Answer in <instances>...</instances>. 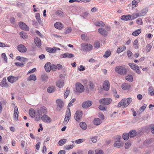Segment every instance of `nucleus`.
<instances>
[{"label":"nucleus","mask_w":154,"mask_h":154,"mask_svg":"<svg viewBox=\"0 0 154 154\" xmlns=\"http://www.w3.org/2000/svg\"><path fill=\"white\" fill-rule=\"evenodd\" d=\"M115 72L120 75H125L127 72L126 69L122 66H118L115 68Z\"/></svg>","instance_id":"f257e3e1"},{"label":"nucleus","mask_w":154,"mask_h":154,"mask_svg":"<svg viewBox=\"0 0 154 154\" xmlns=\"http://www.w3.org/2000/svg\"><path fill=\"white\" fill-rule=\"evenodd\" d=\"M47 109L44 106L41 107L40 110H38L37 111L38 114L36 115V117L35 118V120L38 121L40 120L42 113L44 114L47 113Z\"/></svg>","instance_id":"f03ea898"},{"label":"nucleus","mask_w":154,"mask_h":154,"mask_svg":"<svg viewBox=\"0 0 154 154\" xmlns=\"http://www.w3.org/2000/svg\"><path fill=\"white\" fill-rule=\"evenodd\" d=\"M81 47L82 50L84 51H89L91 50L93 48V46L91 45L88 44H82Z\"/></svg>","instance_id":"7ed1b4c3"},{"label":"nucleus","mask_w":154,"mask_h":154,"mask_svg":"<svg viewBox=\"0 0 154 154\" xmlns=\"http://www.w3.org/2000/svg\"><path fill=\"white\" fill-rule=\"evenodd\" d=\"M112 100L110 98H103L100 99L99 103L104 105H108L112 102Z\"/></svg>","instance_id":"20e7f679"},{"label":"nucleus","mask_w":154,"mask_h":154,"mask_svg":"<svg viewBox=\"0 0 154 154\" xmlns=\"http://www.w3.org/2000/svg\"><path fill=\"white\" fill-rule=\"evenodd\" d=\"M76 92L78 93H82L84 90L83 86L80 83H78L76 84Z\"/></svg>","instance_id":"39448f33"},{"label":"nucleus","mask_w":154,"mask_h":154,"mask_svg":"<svg viewBox=\"0 0 154 154\" xmlns=\"http://www.w3.org/2000/svg\"><path fill=\"white\" fill-rule=\"evenodd\" d=\"M57 107V110L60 111L63 107L64 105L63 102L60 99H57L56 100Z\"/></svg>","instance_id":"423d86ee"},{"label":"nucleus","mask_w":154,"mask_h":154,"mask_svg":"<svg viewBox=\"0 0 154 154\" xmlns=\"http://www.w3.org/2000/svg\"><path fill=\"white\" fill-rule=\"evenodd\" d=\"M19 27L23 30L29 31V27L24 23L21 22L19 23Z\"/></svg>","instance_id":"0eeeda50"},{"label":"nucleus","mask_w":154,"mask_h":154,"mask_svg":"<svg viewBox=\"0 0 154 154\" xmlns=\"http://www.w3.org/2000/svg\"><path fill=\"white\" fill-rule=\"evenodd\" d=\"M71 113L70 109L69 108H68L67 111L66 113V114L65 117L64 118V123H65L66 122H68L70 118Z\"/></svg>","instance_id":"6e6552de"},{"label":"nucleus","mask_w":154,"mask_h":154,"mask_svg":"<svg viewBox=\"0 0 154 154\" xmlns=\"http://www.w3.org/2000/svg\"><path fill=\"white\" fill-rule=\"evenodd\" d=\"M82 112L79 111H77L75 114L74 118L77 121H79L82 118Z\"/></svg>","instance_id":"1a4fd4ad"},{"label":"nucleus","mask_w":154,"mask_h":154,"mask_svg":"<svg viewBox=\"0 0 154 154\" xmlns=\"http://www.w3.org/2000/svg\"><path fill=\"white\" fill-rule=\"evenodd\" d=\"M123 100V108H125L131 102L132 99L131 98H128L127 99L125 98L122 99Z\"/></svg>","instance_id":"9d476101"},{"label":"nucleus","mask_w":154,"mask_h":154,"mask_svg":"<svg viewBox=\"0 0 154 154\" xmlns=\"http://www.w3.org/2000/svg\"><path fill=\"white\" fill-rule=\"evenodd\" d=\"M120 138H121V137H120L114 143V146L115 147L119 148L123 146L124 143L122 142L120 140Z\"/></svg>","instance_id":"9b49d317"},{"label":"nucleus","mask_w":154,"mask_h":154,"mask_svg":"<svg viewBox=\"0 0 154 154\" xmlns=\"http://www.w3.org/2000/svg\"><path fill=\"white\" fill-rule=\"evenodd\" d=\"M92 104V102L90 100H87L83 103L82 106L84 108L86 109L90 107Z\"/></svg>","instance_id":"f8f14e48"},{"label":"nucleus","mask_w":154,"mask_h":154,"mask_svg":"<svg viewBox=\"0 0 154 154\" xmlns=\"http://www.w3.org/2000/svg\"><path fill=\"white\" fill-rule=\"evenodd\" d=\"M18 50L20 52L24 53L27 51L26 48L23 45L20 44L18 45L17 47Z\"/></svg>","instance_id":"ddd939ff"},{"label":"nucleus","mask_w":154,"mask_h":154,"mask_svg":"<svg viewBox=\"0 0 154 154\" xmlns=\"http://www.w3.org/2000/svg\"><path fill=\"white\" fill-rule=\"evenodd\" d=\"M46 50L49 53H54L57 50H60V49L55 47H53V48L50 47H46Z\"/></svg>","instance_id":"4468645a"},{"label":"nucleus","mask_w":154,"mask_h":154,"mask_svg":"<svg viewBox=\"0 0 154 154\" xmlns=\"http://www.w3.org/2000/svg\"><path fill=\"white\" fill-rule=\"evenodd\" d=\"M74 57V54H69L68 53H66L63 54H61L60 56V57L61 58H72Z\"/></svg>","instance_id":"2eb2a0df"},{"label":"nucleus","mask_w":154,"mask_h":154,"mask_svg":"<svg viewBox=\"0 0 154 154\" xmlns=\"http://www.w3.org/2000/svg\"><path fill=\"white\" fill-rule=\"evenodd\" d=\"M19 77L18 76L14 77L11 75L8 78V80L10 82L13 83L18 80Z\"/></svg>","instance_id":"dca6fc26"},{"label":"nucleus","mask_w":154,"mask_h":154,"mask_svg":"<svg viewBox=\"0 0 154 154\" xmlns=\"http://www.w3.org/2000/svg\"><path fill=\"white\" fill-rule=\"evenodd\" d=\"M41 119L44 122H51V118L47 115H43L41 117Z\"/></svg>","instance_id":"f3484780"},{"label":"nucleus","mask_w":154,"mask_h":154,"mask_svg":"<svg viewBox=\"0 0 154 154\" xmlns=\"http://www.w3.org/2000/svg\"><path fill=\"white\" fill-rule=\"evenodd\" d=\"M103 87L104 90L108 91L109 88V83L108 81L105 80L103 83Z\"/></svg>","instance_id":"a211bd4d"},{"label":"nucleus","mask_w":154,"mask_h":154,"mask_svg":"<svg viewBox=\"0 0 154 154\" xmlns=\"http://www.w3.org/2000/svg\"><path fill=\"white\" fill-rule=\"evenodd\" d=\"M98 32L101 35L106 36L108 35V32L104 29L100 28L98 29Z\"/></svg>","instance_id":"6ab92c4d"},{"label":"nucleus","mask_w":154,"mask_h":154,"mask_svg":"<svg viewBox=\"0 0 154 154\" xmlns=\"http://www.w3.org/2000/svg\"><path fill=\"white\" fill-rule=\"evenodd\" d=\"M121 19L122 20L127 21L128 20H131V16L130 14L124 15L121 17Z\"/></svg>","instance_id":"aec40b11"},{"label":"nucleus","mask_w":154,"mask_h":154,"mask_svg":"<svg viewBox=\"0 0 154 154\" xmlns=\"http://www.w3.org/2000/svg\"><path fill=\"white\" fill-rule=\"evenodd\" d=\"M29 113L30 116L33 118L36 116V115L38 114V113L35 112V110L33 109H30L29 110Z\"/></svg>","instance_id":"412c9836"},{"label":"nucleus","mask_w":154,"mask_h":154,"mask_svg":"<svg viewBox=\"0 0 154 154\" xmlns=\"http://www.w3.org/2000/svg\"><path fill=\"white\" fill-rule=\"evenodd\" d=\"M101 120L98 118H95L93 121V123L96 125H99L101 124Z\"/></svg>","instance_id":"4be33fe9"},{"label":"nucleus","mask_w":154,"mask_h":154,"mask_svg":"<svg viewBox=\"0 0 154 154\" xmlns=\"http://www.w3.org/2000/svg\"><path fill=\"white\" fill-rule=\"evenodd\" d=\"M54 26L56 28L59 29H61L64 27L63 24L60 22H57L54 24Z\"/></svg>","instance_id":"5701e85b"},{"label":"nucleus","mask_w":154,"mask_h":154,"mask_svg":"<svg viewBox=\"0 0 154 154\" xmlns=\"http://www.w3.org/2000/svg\"><path fill=\"white\" fill-rule=\"evenodd\" d=\"M51 63L50 62L47 63L45 65V69L47 72H50L51 70Z\"/></svg>","instance_id":"b1692460"},{"label":"nucleus","mask_w":154,"mask_h":154,"mask_svg":"<svg viewBox=\"0 0 154 154\" xmlns=\"http://www.w3.org/2000/svg\"><path fill=\"white\" fill-rule=\"evenodd\" d=\"M18 111L17 107L16 106L14 109V118L15 119H17L18 118Z\"/></svg>","instance_id":"393cba45"},{"label":"nucleus","mask_w":154,"mask_h":154,"mask_svg":"<svg viewBox=\"0 0 154 154\" xmlns=\"http://www.w3.org/2000/svg\"><path fill=\"white\" fill-rule=\"evenodd\" d=\"M64 82L63 80H59L57 82L56 85L59 88L62 87L64 85Z\"/></svg>","instance_id":"a878e982"},{"label":"nucleus","mask_w":154,"mask_h":154,"mask_svg":"<svg viewBox=\"0 0 154 154\" xmlns=\"http://www.w3.org/2000/svg\"><path fill=\"white\" fill-rule=\"evenodd\" d=\"M34 42L37 46L39 47L41 46V41L39 38L37 37L35 38L34 39Z\"/></svg>","instance_id":"bb28decb"},{"label":"nucleus","mask_w":154,"mask_h":154,"mask_svg":"<svg viewBox=\"0 0 154 154\" xmlns=\"http://www.w3.org/2000/svg\"><path fill=\"white\" fill-rule=\"evenodd\" d=\"M131 87L130 85L126 83L122 85V89L126 90L129 89Z\"/></svg>","instance_id":"cd10ccee"},{"label":"nucleus","mask_w":154,"mask_h":154,"mask_svg":"<svg viewBox=\"0 0 154 154\" xmlns=\"http://www.w3.org/2000/svg\"><path fill=\"white\" fill-rule=\"evenodd\" d=\"M95 25L99 27H103L104 26V23L101 21H98L95 22Z\"/></svg>","instance_id":"c85d7f7f"},{"label":"nucleus","mask_w":154,"mask_h":154,"mask_svg":"<svg viewBox=\"0 0 154 154\" xmlns=\"http://www.w3.org/2000/svg\"><path fill=\"white\" fill-rule=\"evenodd\" d=\"M136 132L135 130H132L129 133V135L130 137H134L136 134Z\"/></svg>","instance_id":"c756f323"},{"label":"nucleus","mask_w":154,"mask_h":154,"mask_svg":"<svg viewBox=\"0 0 154 154\" xmlns=\"http://www.w3.org/2000/svg\"><path fill=\"white\" fill-rule=\"evenodd\" d=\"M36 80V77L35 75L34 74H32L28 78L27 80L30 81L32 80L35 81Z\"/></svg>","instance_id":"7c9ffc66"},{"label":"nucleus","mask_w":154,"mask_h":154,"mask_svg":"<svg viewBox=\"0 0 154 154\" xmlns=\"http://www.w3.org/2000/svg\"><path fill=\"white\" fill-rule=\"evenodd\" d=\"M126 49L125 46L123 45L122 47H119L118 48L117 50V52L118 54L124 51Z\"/></svg>","instance_id":"2f4dec72"},{"label":"nucleus","mask_w":154,"mask_h":154,"mask_svg":"<svg viewBox=\"0 0 154 154\" xmlns=\"http://www.w3.org/2000/svg\"><path fill=\"white\" fill-rule=\"evenodd\" d=\"M141 30L140 29H138L133 32L132 33V35L134 36H137L139 34L141 33Z\"/></svg>","instance_id":"473e14b6"},{"label":"nucleus","mask_w":154,"mask_h":154,"mask_svg":"<svg viewBox=\"0 0 154 154\" xmlns=\"http://www.w3.org/2000/svg\"><path fill=\"white\" fill-rule=\"evenodd\" d=\"M80 127L83 130H86L87 128V126L86 123L84 122H81L80 123Z\"/></svg>","instance_id":"72a5a7b5"},{"label":"nucleus","mask_w":154,"mask_h":154,"mask_svg":"<svg viewBox=\"0 0 154 154\" xmlns=\"http://www.w3.org/2000/svg\"><path fill=\"white\" fill-rule=\"evenodd\" d=\"M55 91V88L53 86H51L48 88L47 91L49 93H51Z\"/></svg>","instance_id":"f704fd0d"},{"label":"nucleus","mask_w":154,"mask_h":154,"mask_svg":"<svg viewBox=\"0 0 154 154\" xmlns=\"http://www.w3.org/2000/svg\"><path fill=\"white\" fill-rule=\"evenodd\" d=\"M20 36L23 39L26 38H27L28 36L27 34L24 32H21L20 34Z\"/></svg>","instance_id":"c9c22d12"},{"label":"nucleus","mask_w":154,"mask_h":154,"mask_svg":"<svg viewBox=\"0 0 154 154\" xmlns=\"http://www.w3.org/2000/svg\"><path fill=\"white\" fill-rule=\"evenodd\" d=\"M131 20H133L134 19H136L138 17H140V13H136L135 14H132L131 15Z\"/></svg>","instance_id":"e433bc0d"},{"label":"nucleus","mask_w":154,"mask_h":154,"mask_svg":"<svg viewBox=\"0 0 154 154\" xmlns=\"http://www.w3.org/2000/svg\"><path fill=\"white\" fill-rule=\"evenodd\" d=\"M6 81V79H3L2 81L0 82V86L4 87L7 86V85Z\"/></svg>","instance_id":"4c0bfd02"},{"label":"nucleus","mask_w":154,"mask_h":154,"mask_svg":"<svg viewBox=\"0 0 154 154\" xmlns=\"http://www.w3.org/2000/svg\"><path fill=\"white\" fill-rule=\"evenodd\" d=\"M125 79L127 81L131 82L133 80L132 76L131 75H129L126 77Z\"/></svg>","instance_id":"58836bf2"},{"label":"nucleus","mask_w":154,"mask_h":154,"mask_svg":"<svg viewBox=\"0 0 154 154\" xmlns=\"http://www.w3.org/2000/svg\"><path fill=\"white\" fill-rule=\"evenodd\" d=\"M41 79L43 81H45L48 78V76L47 74H43L41 76Z\"/></svg>","instance_id":"ea45409f"},{"label":"nucleus","mask_w":154,"mask_h":154,"mask_svg":"<svg viewBox=\"0 0 154 154\" xmlns=\"http://www.w3.org/2000/svg\"><path fill=\"white\" fill-rule=\"evenodd\" d=\"M133 70L135 71L136 73L138 74H140L141 72L139 69V67L137 65H136L135 68L133 69Z\"/></svg>","instance_id":"a19ab883"},{"label":"nucleus","mask_w":154,"mask_h":154,"mask_svg":"<svg viewBox=\"0 0 154 154\" xmlns=\"http://www.w3.org/2000/svg\"><path fill=\"white\" fill-rule=\"evenodd\" d=\"M97 136H94L90 137V139L91 140V141L93 143H96L97 142Z\"/></svg>","instance_id":"79ce46f5"},{"label":"nucleus","mask_w":154,"mask_h":154,"mask_svg":"<svg viewBox=\"0 0 154 154\" xmlns=\"http://www.w3.org/2000/svg\"><path fill=\"white\" fill-rule=\"evenodd\" d=\"M129 137V134L127 133H124L122 135V138L125 140H127Z\"/></svg>","instance_id":"37998d69"},{"label":"nucleus","mask_w":154,"mask_h":154,"mask_svg":"<svg viewBox=\"0 0 154 154\" xmlns=\"http://www.w3.org/2000/svg\"><path fill=\"white\" fill-rule=\"evenodd\" d=\"M147 12V10L146 9H143L141 10V12L140 13V16H144Z\"/></svg>","instance_id":"c03bdc74"},{"label":"nucleus","mask_w":154,"mask_h":154,"mask_svg":"<svg viewBox=\"0 0 154 154\" xmlns=\"http://www.w3.org/2000/svg\"><path fill=\"white\" fill-rule=\"evenodd\" d=\"M66 139H61L59 140L58 144L60 146H62L66 142Z\"/></svg>","instance_id":"a18cd8bd"},{"label":"nucleus","mask_w":154,"mask_h":154,"mask_svg":"<svg viewBox=\"0 0 154 154\" xmlns=\"http://www.w3.org/2000/svg\"><path fill=\"white\" fill-rule=\"evenodd\" d=\"M127 54L129 59H132L133 58V53L130 50L128 51H127Z\"/></svg>","instance_id":"49530a36"},{"label":"nucleus","mask_w":154,"mask_h":154,"mask_svg":"<svg viewBox=\"0 0 154 154\" xmlns=\"http://www.w3.org/2000/svg\"><path fill=\"white\" fill-rule=\"evenodd\" d=\"M35 18L39 23H40L41 22V20L40 18V15L39 13H37L36 14Z\"/></svg>","instance_id":"de8ad7c7"},{"label":"nucleus","mask_w":154,"mask_h":154,"mask_svg":"<svg viewBox=\"0 0 154 154\" xmlns=\"http://www.w3.org/2000/svg\"><path fill=\"white\" fill-rule=\"evenodd\" d=\"M85 140L84 139H81L75 140V143L77 144H80L85 141Z\"/></svg>","instance_id":"09e8293b"},{"label":"nucleus","mask_w":154,"mask_h":154,"mask_svg":"<svg viewBox=\"0 0 154 154\" xmlns=\"http://www.w3.org/2000/svg\"><path fill=\"white\" fill-rule=\"evenodd\" d=\"M138 4V2L135 0H133L132 2V8L136 7Z\"/></svg>","instance_id":"8fccbe9b"},{"label":"nucleus","mask_w":154,"mask_h":154,"mask_svg":"<svg viewBox=\"0 0 154 154\" xmlns=\"http://www.w3.org/2000/svg\"><path fill=\"white\" fill-rule=\"evenodd\" d=\"M111 54V52L110 51H106L105 54L103 55V57H105L106 58L108 57Z\"/></svg>","instance_id":"3c124183"},{"label":"nucleus","mask_w":154,"mask_h":154,"mask_svg":"<svg viewBox=\"0 0 154 154\" xmlns=\"http://www.w3.org/2000/svg\"><path fill=\"white\" fill-rule=\"evenodd\" d=\"M151 142V140H150L148 139L145 140L143 143L144 145L147 146Z\"/></svg>","instance_id":"603ef678"},{"label":"nucleus","mask_w":154,"mask_h":154,"mask_svg":"<svg viewBox=\"0 0 154 154\" xmlns=\"http://www.w3.org/2000/svg\"><path fill=\"white\" fill-rule=\"evenodd\" d=\"M95 154H103V152L101 149H97L95 151Z\"/></svg>","instance_id":"864d4df0"},{"label":"nucleus","mask_w":154,"mask_h":154,"mask_svg":"<svg viewBox=\"0 0 154 154\" xmlns=\"http://www.w3.org/2000/svg\"><path fill=\"white\" fill-rule=\"evenodd\" d=\"M131 146V144L129 142H127L125 144V148L126 149H128Z\"/></svg>","instance_id":"5fc2aeb1"},{"label":"nucleus","mask_w":154,"mask_h":154,"mask_svg":"<svg viewBox=\"0 0 154 154\" xmlns=\"http://www.w3.org/2000/svg\"><path fill=\"white\" fill-rule=\"evenodd\" d=\"M56 13L58 16H63V13L60 10L56 11Z\"/></svg>","instance_id":"6e6d98bb"},{"label":"nucleus","mask_w":154,"mask_h":154,"mask_svg":"<svg viewBox=\"0 0 154 154\" xmlns=\"http://www.w3.org/2000/svg\"><path fill=\"white\" fill-rule=\"evenodd\" d=\"M152 46L148 44L146 46V48H147V49L146 50V51L148 52H149L150 51Z\"/></svg>","instance_id":"4d7b16f0"},{"label":"nucleus","mask_w":154,"mask_h":154,"mask_svg":"<svg viewBox=\"0 0 154 154\" xmlns=\"http://www.w3.org/2000/svg\"><path fill=\"white\" fill-rule=\"evenodd\" d=\"M15 64L16 66L21 67H23L24 65L23 63H20L18 62L15 63Z\"/></svg>","instance_id":"13d9d810"},{"label":"nucleus","mask_w":154,"mask_h":154,"mask_svg":"<svg viewBox=\"0 0 154 154\" xmlns=\"http://www.w3.org/2000/svg\"><path fill=\"white\" fill-rule=\"evenodd\" d=\"M89 89L91 91H92L94 90V84L92 82H90L89 83Z\"/></svg>","instance_id":"bf43d9fd"},{"label":"nucleus","mask_w":154,"mask_h":154,"mask_svg":"<svg viewBox=\"0 0 154 154\" xmlns=\"http://www.w3.org/2000/svg\"><path fill=\"white\" fill-rule=\"evenodd\" d=\"M149 92L151 95L153 96H154V91H152V87H150L149 88Z\"/></svg>","instance_id":"052dcab7"},{"label":"nucleus","mask_w":154,"mask_h":154,"mask_svg":"<svg viewBox=\"0 0 154 154\" xmlns=\"http://www.w3.org/2000/svg\"><path fill=\"white\" fill-rule=\"evenodd\" d=\"M2 57L4 58L5 62L6 63L7 62V58L5 53L2 54Z\"/></svg>","instance_id":"680f3d73"},{"label":"nucleus","mask_w":154,"mask_h":154,"mask_svg":"<svg viewBox=\"0 0 154 154\" xmlns=\"http://www.w3.org/2000/svg\"><path fill=\"white\" fill-rule=\"evenodd\" d=\"M69 90L68 89V88H66V92H65V93L64 94V96L66 98L67 96H68V94H69Z\"/></svg>","instance_id":"e2e57ef3"},{"label":"nucleus","mask_w":154,"mask_h":154,"mask_svg":"<svg viewBox=\"0 0 154 154\" xmlns=\"http://www.w3.org/2000/svg\"><path fill=\"white\" fill-rule=\"evenodd\" d=\"M51 70L53 71H55L57 69L56 66L54 64H52L51 65Z\"/></svg>","instance_id":"0e129e2a"},{"label":"nucleus","mask_w":154,"mask_h":154,"mask_svg":"<svg viewBox=\"0 0 154 154\" xmlns=\"http://www.w3.org/2000/svg\"><path fill=\"white\" fill-rule=\"evenodd\" d=\"M137 23L138 24L142 25L143 24V23L142 21V20L141 18H139L137 20Z\"/></svg>","instance_id":"69168bd1"},{"label":"nucleus","mask_w":154,"mask_h":154,"mask_svg":"<svg viewBox=\"0 0 154 154\" xmlns=\"http://www.w3.org/2000/svg\"><path fill=\"white\" fill-rule=\"evenodd\" d=\"M100 47V43L99 42H97L94 44V47L96 48H98Z\"/></svg>","instance_id":"338daca9"},{"label":"nucleus","mask_w":154,"mask_h":154,"mask_svg":"<svg viewBox=\"0 0 154 154\" xmlns=\"http://www.w3.org/2000/svg\"><path fill=\"white\" fill-rule=\"evenodd\" d=\"M128 65L133 70V69L135 68V66L136 64L133 63H129Z\"/></svg>","instance_id":"774afa93"}]
</instances>
